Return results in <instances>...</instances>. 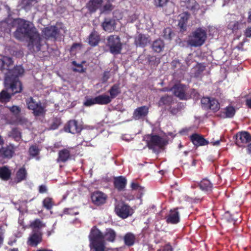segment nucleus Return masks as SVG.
<instances>
[{"label": "nucleus", "mask_w": 251, "mask_h": 251, "mask_svg": "<svg viewBox=\"0 0 251 251\" xmlns=\"http://www.w3.org/2000/svg\"><path fill=\"white\" fill-rule=\"evenodd\" d=\"M206 38V30L201 27L198 28L189 36L188 43L193 47H200L204 44Z\"/></svg>", "instance_id": "nucleus-5"}, {"label": "nucleus", "mask_w": 251, "mask_h": 251, "mask_svg": "<svg viewBox=\"0 0 251 251\" xmlns=\"http://www.w3.org/2000/svg\"><path fill=\"white\" fill-rule=\"evenodd\" d=\"M126 180L123 176H119L115 178L114 185L119 190H123L126 186Z\"/></svg>", "instance_id": "nucleus-24"}, {"label": "nucleus", "mask_w": 251, "mask_h": 251, "mask_svg": "<svg viewBox=\"0 0 251 251\" xmlns=\"http://www.w3.org/2000/svg\"><path fill=\"white\" fill-rule=\"evenodd\" d=\"M81 48V45L80 44H74L71 49V51L73 53L74 51L75 50V49H78V50H80Z\"/></svg>", "instance_id": "nucleus-52"}, {"label": "nucleus", "mask_w": 251, "mask_h": 251, "mask_svg": "<svg viewBox=\"0 0 251 251\" xmlns=\"http://www.w3.org/2000/svg\"><path fill=\"white\" fill-rule=\"evenodd\" d=\"M39 150L36 146H32L30 147L29 150V152L30 155L35 157L39 153Z\"/></svg>", "instance_id": "nucleus-43"}, {"label": "nucleus", "mask_w": 251, "mask_h": 251, "mask_svg": "<svg viewBox=\"0 0 251 251\" xmlns=\"http://www.w3.org/2000/svg\"><path fill=\"white\" fill-rule=\"evenodd\" d=\"M11 171L6 166L0 168V177L4 180H8L11 176Z\"/></svg>", "instance_id": "nucleus-30"}, {"label": "nucleus", "mask_w": 251, "mask_h": 251, "mask_svg": "<svg viewBox=\"0 0 251 251\" xmlns=\"http://www.w3.org/2000/svg\"><path fill=\"white\" fill-rule=\"evenodd\" d=\"M109 93L111 100L116 98L121 93L119 85L115 84L112 86L109 89Z\"/></svg>", "instance_id": "nucleus-33"}, {"label": "nucleus", "mask_w": 251, "mask_h": 251, "mask_svg": "<svg viewBox=\"0 0 251 251\" xmlns=\"http://www.w3.org/2000/svg\"><path fill=\"white\" fill-rule=\"evenodd\" d=\"M47 191V188L44 185H41L39 187V192L41 193H45Z\"/></svg>", "instance_id": "nucleus-58"}, {"label": "nucleus", "mask_w": 251, "mask_h": 251, "mask_svg": "<svg viewBox=\"0 0 251 251\" xmlns=\"http://www.w3.org/2000/svg\"><path fill=\"white\" fill-rule=\"evenodd\" d=\"M211 99L207 97L203 98L201 100V104L205 105V107H208L210 102H211Z\"/></svg>", "instance_id": "nucleus-47"}, {"label": "nucleus", "mask_w": 251, "mask_h": 251, "mask_svg": "<svg viewBox=\"0 0 251 251\" xmlns=\"http://www.w3.org/2000/svg\"><path fill=\"white\" fill-rule=\"evenodd\" d=\"M248 14H249V16H248L249 21L250 22H251V9L249 11Z\"/></svg>", "instance_id": "nucleus-62"}, {"label": "nucleus", "mask_w": 251, "mask_h": 251, "mask_svg": "<svg viewBox=\"0 0 251 251\" xmlns=\"http://www.w3.org/2000/svg\"><path fill=\"white\" fill-rule=\"evenodd\" d=\"M32 4V1L30 0H22V7L26 8Z\"/></svg>", "instance_id": "nucleus-49"}, {"label": "nucleus", "mask_w": 251, "mask_h": 251, "mask_svg": "<svg viewBox=\"0 0 251 251\" xmlns=\"http://www.w3.org/2000/svg\"><path fill=\"white\" fill-rule=\"evenodd\" d=\"M157 251H172V248L170 245L166 244L164 246L158 249Z\"/></svg>", "instance_id": "nucleus-50"}, {"label": "nucleus", "mask_w": 251, "mask_h": 251, "mask_svg": "<svg viewBox=\"0 0 251 251\" xmlns=\"http://www.w3.org/2000/svg\"><path fill=\"white\" fill-rule=\"evenodd\" d=\"M19 124L26 127H28L30 125V123L25 118H22L19 121Z\"/></svg>", "instance_id": "nucleus-46"}, {"label": "nucleus", "mask_w": 251, "mask_h": 251, "mask_svg": "<svg viewBox=\"0 0 251 251\" xmlns=\"http://www.w3.org/2000/svg\"><path fill=\"white\" fill-rule=\"evenodd\" d=\"M26 171L25 168H20L16 173V176L15 181L17 182H20L25 180L26 177Z\"/></svg>", "instance_id": "nucleus-27"}, {"label": "nucleus", "mask_w": 251, "mask_h": 251, "mask_svg": "<svg viewBox=\"0 0 251 251\" xmlns=\"http://www.w3.org/2000/svg\"><path fill=\"white\" fill-rule=\"evenodd\" d=\"M122 139L123 140L127 141H129L130 140L128 138H127L126 136V135L123 136V137H122Z\"/></svg>", "instance_id": "nucleus-63"}, {"label": "nucleus", "mask_w": 251, "mask_h": 251, "mask_svg": "<svg viewBox=\"0 0 251 251\" xmlns=\"http://www.w3.org/2000/svg\"><path fill=\"white\" fill-rule=\"evenodd\" d=\"M113 9L112 5L109 2L106 4L102 8V12L110 11Z\"/></svg>", "instance_id": "nucleus-51"}, {"label": "nucleus", "mask_w": 251, "mask_h": 251, "mask_svg": "<svg viewBox=\"0 0 251 251\" xmlns=\"http://www.w3.org/2000/svg\"><path fill=\"white\" fill-rule=\"evenodd\" d=\"M5 90L0 93V101L6 102L9 100L11 95L20 92L22 89V84L18 77L12 78L7 75L5 78Z\"/></svg>", "instance_id": "nucleus-3"}, {"label": "nucleus", "mask_w": 251, "mask_h": 251, "mask_svg": "<svg viewBox=\"0 0 251 251\" xmlns=\"http://www.w3.org/2000/svg\"><path fill=\"white\" fill-rule=\"evenodd\" d=\"M13 23L17 25L16 31L14 32L15 38L20 40L28 39L29 49L34 51L39 50L41 38L32 23L22 19H15Z\"/></svg>", "instance_id": "nucleus-1"}, {"label": "nucleus", "mask_w": 251, "mask_h": 251, "mask_svg": "<svg viewBox=\"0 0 251 251\" xmlns=\"http://www.w3.org/2000/svg\"><path fill=\"white\" fill-rule=\"evenodd\" d=\"M235 112V108L231 105H229L223 110L222 114L224 118H230L234 116Z\"/></svg>", "instance_id": "nucleus-21"}, {"label": "nucleus", "mask_w": 251, "mask_h": 251, "mask_svg": "<svg viewBox=\"0 0 251 251\" xmlns=\"http://www.w3.org/2000/svg\"><path fill=\"white\" fill-rule=\"evenodd\" d=\"M100 40V35L99 33L95 31L92 32L88 38V43L89 45L93 47L98 45Z\"/></svg>", "instance_id": "nucleus-22"}, {"label": "nucleus", "mask_w": 251, "mask_h": 251, "mask_svg": "<svg viewBox=\"0 0 251 251\" xmlns=\"http://www.w3.org/2000/svg\"><path fill=\"white\" fill-rule=\"evenodd\" d=\"M15 148V147L12 145L2 147L0 149V157L5 159L11 158L14 153Z\"/></svg>", "instance_id": "nucleus-12"}, {"label": "nucleus", "mask_w": 251, "mask_h": 251, "mask_svg": "<svg viewBox=\"0 0 251 251\" xmlns=\"http://www.w3.org/2000/svg\"><path fill=\"white\" fill-rule=\"evenodd\" d=\"M12 60L10 57L3 56L0 58V70L5 74V77L9 75L12 78H17L23 75L24 70L21 66H17L12 70Z\"/></svg>", "instance_id": "nucleus-4"}, {"label": "nucleus", "mask_w": 251, "mask_h": 251, "mask_svg": "<svg viewBox=\"0 0 251 251\" xmlns=\"http://www.w3.org/2000/svg\"><path fill=\"white\" fill-rule=\"evenodd\" d=\"M42 32L46 38H55L58 34L57 29L54 26L45 28Z\"/></svg>", "instance_id": "nucleus-19"}, {"label": "nucleus", "mask_w": 251, "mask_h": 251, "mask_svg": "<svg viewBox=\"0 0 251 251\" xmlns=\"http://www.w3.org/2000/svg\"><path fill=\"white\" fill-rule=\"evenodd\" d=\"M10 111L15 115H18L21 112V108L17 106L13 105L8 107Z\"/></svg>", "instance_id": "nucleus-44"}, {"label": "nucleus", "mask_w": 251, "mask_h": 251, "mask_svg": "<svg viewBox=\"0 0 251 251\" xmlns=\"http://www.w3.org/2000/svg\"><path fill=\"white\" fill-rule=\"evenodd\" d=\"M70 157V151L67 149H64L59 152L58 161L65 162Z\"/></svg>", "instance_id": "nucleus-34"}, {"label": "nucleus", "mask_w": 251, "mask_h": 251, "mask_svg": "<svg viewBox=\"0 0 251 251\" xmlns=\"http://www.w3.org/2000/svg\"><path fill=\"white\" fill-rule=\"evenodd\" d=\"M149 112V108L146 106H143L136 108L133 113V118L135 120H139L145 117Z\"/></svg>", "instance_id": "nucleus-16"}, {"label": "nucleus", "mask_w": 251, "mask_h": 251, "mask_svg": "<svg viewBox=\"0 0 251 251\" xmlns=\"http://www.w3.org/2000/svg\"><path fill=\"white\" fill-rule=\"evenodd\" d=\"M191 140L196 146H204L208 144V142L206 140L198 134H193L191 136Z\"/></svg>", "instance_id": "nucleus-17"}, {"label": "nucleus", "mask_w": 251, "mask_h": 251, "mask_svg": "<svg viewBox=\"0 0 251 251\" xmlns=\"http://www.w3.org/2000/svg\"><path fill=\"white\" fill-rule=\"evenodd\" d=\"M9 136L17 141H19L21 139V133L16 128H14L12 130L10 133Z\"/></svg>", "instance_id": "nucleus-39"}, {"label": "nucleus", "mask_w": 251, "mask_h": 251, "mask_svg": "<svg viewBox=\"0 0 251 251\" xmlns=\"http://www.w3.org/2000/svg\"><path fill=\"white\" fill-rule=\"evenodd\" d=\"M154 4L156 6L162 7L167 2V0H154Z\"/></svg>", "instance_id": "nucleus-48"}, {"label": "nucleus", "mask_w": 251, "mask_h": 251, "mask_svg": "<svg viewBox=\"0 0 251 251\" xmlns=\"http://www.w3.org/2000/svg\"><path fill=\"white\" fill-rule=\"evenodd\" d=\"M115 211L118 216L123 219L126 218L133 213V209L122 202L116 204Z\"/></svg>", "instance_id": "nucleus-7"}, {"label": "nucleus", "mask_w": 251, "mask_h": 251, "mask_svg": "<svg viewBox=\"0 0 251 251\" xmlns=\"http://www.w3.org/2000/svg\"><path fill=\"white\" fill-rule=\"evenodd\" d=\"M31 226L34 229L40 228L44 226V224L38 219H36L33 221L31 224Z\"/></svg>", "instance_id": "nucleus-41"}, {"label": "nucleus", "mask_w": 251, "mask_h": 251, "mask_svg": "<svg viewBox=\"0 0 251 251\" xmlns=\"http://www.w3.org/2000/svg\"><path fill=\"white\" fill-rule=\"evenodd\" d=\"M245 35L248 37H251V26L247 28L245 31Z\"/></svg>", "instance_id": "nucleus-57"}, {"label": "nucleus", "mask_w": 251, "mask_h": 251, "mask_svg": "<svg viewBox=\"0 0 251 251\" xmlns=\"http://www.w3.org/2000/svg\"><path fill=\"white\" fill-rule=\"evenodd\" d=\"M172 101V98L171 97L168 96L163 97L160 99L158 104L159 106L169 105Z\"/></svg>", "instance_id": "nucleus-36"}, {"label": "nucleus", "mask_w": 251, "mask_h": 251, "mask_svg": "<svg viewBox=\"0 0 251 251\" xmlns=\"http://www.w3.org/2000/svg\"><path fill=\"white\" fill-rule=\"evenodd\" d=\"M116 233L111 229H106L103 234L95 226L93 227L89 235V246L91 251H119L118 249H109L106 247V240L113 242L116 238Z\"/></svg>", "instance_id": "nucleus-2"}, {"label": "nucleus", "mask_w": 251, "mask_h": 251, "mask_svg": "<svg viewBox=\"0 0 251 251\" xmlns=\"http://www.w3.org/2000/svg\"><path fill=\"white\" fill-rule=\"evenodd\" d=\"M150 148H161L165 145L164 140L157 135H147L145 137Z\"/></svg>", "instance_id": "nucleus-9"}, {"label": "nucleus", "mask_w": 251, "mask_h": 251, "mask_svg": "<svg viewBox=\"0 0 251 251\" xmlns=\"http://www.w3.org/2000/svg\"><path fill=\"white\" fill-rule=\"evenodd\" d=\"M3 143V140L1 138V137L0 136V145H1Z\"/></svg>", "instance_id": "nucleus-64"}, {"label": "nucleus", "mask_w": 251, "mask_h": 251, "mask_svg": "<svg viewBox=\"0 0 251 251\" xmlns=\"http://www.w3.org/2000/svg\"><path fill=\"white\" fill-rule=\"evenodd\" d=\"M96 100L98 104L104 105L111 101V98L107 95H101L96 97Z\"/></svg>", "instance_id": "nucleus-28"}, {"label": "nucleus", "mask_w": 251, "mask_h": 251, "mask_svg": "<svg viewBox=\"0 0 251 251\" xmlns=\"http://www.w3.org/2000/svg\"><path fill=\"white\" fill-rule=\"evenodd\" d=\"M172 65L174 68L178 67L180 66V62L177 60H174L172 62Z\"/></svg>", "instance_id": "nucleus-56"}, {"label": "nucleus", "mask_w": 251, "mask_h": 251, "mask_svg": "<svg viewBox=\"0 0 251 251\" xmlns=\"http://www.w3.org/2000/svg\"><path fill=\"white\" fill-rule=\"evenodd\" d=\"M131 187L132 190H140L141 187L137 183L132 182L131 184Z\"/></svg>", "instance_id": "nucleus-54"}, {"label": "nucleus", "mask_w": 251, "mask_h": 251, "mask_svg": "<svg viewBox=\"0 0 251 251\" xmlns=\"http://www.w3.org/2000/svg\"><path fill=\"white\" fill-rule=\"evenodd\" d=\"M220 140H217L215 142H211V144H212V145L213 146H218L220 144Z\"/></svg>", "instance_id": "nucleus-60"}, {"label": "nucleus", "mask_w": 251, "mask_h": 251, "mask_svg": "<svg viewBox=\"0 0 251 251\" xmlns=\"http://www.w3.org/2000/svg\"><path fill=\"white\" fill-rule=\"evenodd\" d=\"M152 48L155 52H160L164 48V43L160 39L156 40L153 42Z\"/></svg>", "instance_id": "nucleus-31"}, {"label": "nucleus", "mask_w": 251, "mask_h": 251, "mask_svg": "<svg viewBox=\"0 0 251 251\" xmlns=\"http://www.w3.org/2000/svg\"><path fill=\"white\" fill-rule=\"evenodd\" d=\"M102 26L105 31L111 32L115 29V21L113 20L105 19Z\"/></svg>", "instance_id": "nucleus-23"}, {"label": "nucleus", "mask_w": 251, "mask_h": 251, "mask_svg": "<svg viewBox=\"0 0 251 251\" xmlns=\"http://www.w3.org/2000/svg\"><path fill=\"white\" fill-rule=\"evenodd\" d=\"M239 27V23L236 21L231 22L228 25V28L232 29V30H236Z\"/></svg>", "instance_id": "nucleus-45"}, {"label": "nucleus", "mask_w": 251, "mask_h": 251, "mask_svg": "<svg viewBox=\"0 0 251 251\" xmlns=\"http://www.w3.org/2000/svg\"><path fill=\"white\" fill-rule=\"evenodd\" d=\"M168 223L176 224L179 222V215L177 209L170 210L166 217Z\"/></svg>", "instance_id": "nucleus-15"}, {"label": "nucleus", "mask_w": 251, "mask_h": 251, "mask_svg": "<svg viewBox=\"0 0 251 251\" xmlns=\"http://www.w3.org/2000/svg\"><path fill=\"white\" fill-rule=\"evenodd\" d=\"M107 46L113 54H118L122 49V44L120 38L117 35H112L107 39Z\"/></svg>", "instance_id": "nucleus-8"}, {"label": "nucleus", "mask_w": 251, "mask_h": 251, "mask_svg": "<svg viewBox=\"0 0 251 251\" xmlns=\"http://www.w3.org/2000/svg\"><path fill=\"white\" fill-rule=\"evenodd\" d=\"M41 236L39 232L33 233L29 238V244L31 246H36L41 241Z\"/></svg>", "instance_id": "nucleus-29"}, {"label": "nucleus", "mask_w": 251, "mask_h": 251, "mask_svg": "<svg viewBox=\"0 0 251 251\" xmlns=\"http://www.w3.org/2000/svg\"><path fill=\"white\" fill-rule=\"evenodd\" d=\"M205 67L202 64H198L193 69V72H195V77L200 76L201 73L204 71Z\"/></svg>", "instance_id": "nucleus-35"}, {"label": "nucleus", "mask_w": 251, "mask_h": 251, "mask_svg": "<svg viewBox=\"0 0 251 251\" xmlns=\"http://www.w3.org/2000/svg\"><path fill=\"white\" fill-rule=\"evenodd\" d=\"M95 104H98L96 97L94 98H88L84 103V104L87 106H90Z\"/></svg>", "instance_id": "nucleus-42"}, {"label": "nucleus", "mask_w": 251, "mask_h": 251, "mask_svg": "<svg viewBox=\"0 0 251 251\" xmlns=\"http://www.w3.org/2000/svg\"><path fill=\"white\" fill-rule=\"evenodd\" d=\"M200 188L206 192H210L212 190V185L207 179H204L201 180L199 184Z\"/></svg>", "instance_id": "nucleus-32"}, {"label": "nucleus", "mask_w": 251, "mask_h": 251, "mask_svg": "<svg viewBox=\"0 0 251 251\" xmlns=\"http://www.w3.org/2000/svg\"><path fill=\"white\" fill-rule=\"evenodd\" d=\"M191 129L190 127H185L184 128L182 129L181 130L179 131V133L181 135H186L188 131Z\"/></svg>", "instance_id": "nucleus-53"}, {"label": "nucleus", "mask_w": 251, "mask_h": 251, "mask_svg": "<svg viewBox=\"0 0 251 251\" xmlns=\"http://www.w3.org/2000/svg\"><path fill=\"white\" fill-rule=\"evenodd\" d=\"M109 73L108 72H104L102 77V81L103 82H106L108 79L109 78Z\"/></svg>", "instance_id": "nucleus-55"}, {"label": "nucleus", "mask_w": 251, "mask_h": 251, "mask_svg": "<svg viewBox=\"0 0 251 251\" xmlns=\"http://www.w3.org/2000/svg\"><path fill=\"white\" fill-rule=\"evenodd\" d=\"M107 197L104 193L97 191L93 193L91 196L93 202L97 205H100L104 203L106 200Z\"/></svg>", "instance_id": "nucleus-14"}, {"label": "nucleus", "mask_w": 251, "mask_h": 251, "mask_svg": "<svg viewBox=\"0 0 251 251\" xmlns=\"http://www.w3.org/2000/svg\"><path fill=\"white\" fill-rule=\"evenodd\" d=\"M135 42L138 46H145L149 42V40L146 35L139 34L136 37Z\"/></svg>", "instance_id": "nucleus-26"}, {"label": "nucleus", "mask_w": 251, "mask_h": 251, "mask_svg": "<svg viewBox=\"0 0 251 251\" xmlns=\"http://www.w3.org/2000/svg\"><path fill=\"white\" fill-rule=\"evenodd\" d=\"M162 36L166 39L171 40L174 36V33L170 28L167 27L163 30Z\"/></svg>", "instance_id": "nucleus-37"}, {"label": "nucleus", "mask_w": 251, "mask_h": 251, "mask_svg": "<svg viewBox=\"0 0 251 251\" xmlns=\"http://www.w3.org/2000/svg\"><path fill=\"white\" fill-rule=\"evenodd\" d=\"M208 108L213 111H217L220 109V104L216 100L211 99Z\"/></svg>", "instance_id": "nucleus-38"}, {"label": "nucleus", "mask_w": 251, "mask_h": 251, "mask_svg": "<svg viewBox=\"0 0 251 251\" xmlns=\"http://www.w3.org/2000/svg\"><path fill=\"white\" fill-rule=\"evenodd\" d=\"M189 17L190 14H188L187 12H183L179 15L178 25L181 30H185L187 21Z\"/></svg>", "instance_id": "nucleus-20"}, {"label": "nucleus", "mask_w": 251, "mask_h": 251, "mask_svg": "<svg viewBox=\"0 0 251 251\" xmlns=\"http://www.w3.org/2000/svg\"><path fill=\"white\" fill-rule=\"evenodd\" d=\"M180 5L193 13H195L199 9V5L195 0H183L181 1Z\"/></svg>", "instance_id": "nucleus-13"}, {"label": "nucleus", "mask_w": 251, "mask_h": 251, "mask_svg": "<svg viewBox=\"0 0 251 251\" xmlns=\"http://www.w3.org/2000/svg\"><path fill=\"white\" fill-rule=\"evenodd\" d=\"M171 90L174 92L175 96L180 99L185 98V87L184 85L180 84L176 85Z\"/></svg>", "instance_id": "nucleus-18"}, {"label": "nucleus", "mask_w": 251, "mask_h": 251, "mask_svg": "<svg viewBox=\"0 0 251 251\" xmlns=\"http://www.w3.org/2000/svg\"><path fill=\"white\" fill-rule=\"evenodd\" d=\"M28 108L33 111L35 116L43 115L45 113L44 107L41 105L40 101L37 99L30 97L26 100Z\"/></svg>", "instance_id": "nucleus-6"}, {"label": "nucleus", "mask_w": 251, "mask_h": 251, "mask_svg": "<svg viewBox=\"0 0 251 251\" xmlns=\"http://www.w3.org/2000/svg\"><path fill=\"white\" fill-rule=\"evenodd\" d=\"M81 126L78 125L77 122L75 120L70 121L65 126V131L72 134L79 133L81 131Z\"/></svg>", "instance_id": "nucleus-11"}, {"label": "nucleus", "mask_w": 251, "mask_h": 251, "mask_svg": "<svg viewBox=\"0 0 251 251\" xmlns=\"http://www.w3.org/2000/svg\"><path fill=\"white\" fill-rule=\"evenodd\" d=\"M246 104L251 109V98L247 100Z\"/></svg>", "instance_id": "nucleus-59"}, {"label": "nucleus", "mask_w": 251, "mask_h": 251, "mask_svg": "<svg viewBox=\"0 0 251 251\" xmlns=\"http://www.w3.org/2000/svg\"><path fill=\"white\" fill-rule=\"evenodd\" d=\"M251 141V136L246 131L238 132L236 134V144L239 147H245Z\"/></svg>", "instance_id": "nucleus-10"}, {"label": "nucleus", "mask_w": 251, "mask_h": 251, "mask_svg": "<svg viewBox=\"0 0 251 251\" xmlns=\"http://www.w3.org/2000/svg\"><path fill=\"white\" fill-rule=\"evenodd\" d=\"M124 240L126 245L132 246L135 241V236L131 232H128L124 237Z\"/></svg>", "instance_id": "nucleus-25"}, {"label": "nucleus", "mask_w": 251, "mask_h": 251, "mask_svg": "<svg viewBox=\"0 0 251 251\" xmlns=\"http://www.w3.org/2000/svg\"><path fill=\"white\" fill-rule=\"evenodd\" d=\"M248 152L251 154V143L248 146Z\"/></svg>", "instance_id": "nucleus-61"}, {"label": "nucleus", "mask_w": 251, "mask_h": 251, "mask_svg": "<svg viewBox=\"0 0 251 251\" xmlns=\"http://www.w3.org/2000/svg\"><path fill=\"white\" fill-rule=\"evenodd\" d=\"M43 206L47 209H50L52 207V200L50 198H46L43 201Z\"/></svg>", "instance_id": "nucleus-40"}]
</instances>
